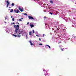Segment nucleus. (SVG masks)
I'll use <instances>...</instances> for the list:
<instances>
[{
    "mask_svg": "<svg viewBox=\"0 0 76 76\" xmlns=\"http://www.w3.org/2000/svg\"><path fill=\"white\" fill-rule=\"evenodd\" d=\"M14 27L15 28V32L16 34L18 33L19 34H22V35H23V31L22 30H20L19 29V26L18 25H17L16 26V25H14Z\"/></svg>",
    "mask_w": 76,
    "mask_h": 76,
    "instance_id": "nucleus-1",
    "label": "nucleus"
},
{
    "mask_svg": "<svg viewBox=\"0 0 76 76\" xmlns=\"http://www.w3.org/2000/svg\"><path fill=\"white\" fill-rule=\"evenodd\" d=\"M28 19H32L33 20H34V19L33 18V17H32L31 16H28Z\"/></svg>",
    "mask_w": 76,
    "mask_h": 76,
    "instance_id": "nucleus-2",
    "label": "nucleus"
},
{
    "mask_svg": "<svg viewBox=\"0 0 76 76\" xmlns=\"http://www.w3.org/2000/svg\"><path fill=\"white\" fill-rule=\"evenodd\" d=\"M14 12L15 13H18V12H19V10L17 9V10H16V9H15Z\"/></svg>",
    "mask_w": 76,
    "mask_h": 76,
    "instance_id": "nucleus-3",
    "label": "nucleus"
},
{
    "mask_svg": "<svg viewBox=\"0 0 76 76\" xmlns=\"http://www.w3.org/2000/svg\"><path fill=\"white\" fill-rule=\"evenodd\" d=\"M5 2H7V5H10V3H9V1H5Z\"/></svg>",
    "mask_w": 76,
    "mask_h": 76,
    "instance_id": "nucleus-4",
    "label": "nucleus"
},
{
    "mask_svg": "<svg viewBox=\"0 0 76 76\" xmlns=\"http://www.w3.org/2000/svg\"><path fill=\"white\" fill-rule=\"evenodd\" d=\"M30 26H31V28H33V27H34V25H31V24L30 25Z\"/></svg>",
    "mask_w": 76,
    "mask_h": 76,
    "instance_id": "nucleus-5",
    "label": "nucleus"
},
{
    "mask_svg": "<svg viewBox=\"0 0 76 76\" xmlns=\"http://www.w3.org/2000/svg\"><path fill=\"white\" fill-rule=\"evenodd\" d=\"M21 36V35H20V34H19V35L18 34L17 35V37H18V38H20V37Z\"/></svg>",
    "mask_w": 76,
    "mask_h": 76,
    "instance_id": "nucleus-6",
    "label": "nucleus"
},
{
    "mask_svg": "<svg viewBox=\"0 0 76 76\" xmlns=\"http://www.w3.org/2000/svg\"><path fill=\"white\" fill-rule=\"evenodd\" d=\"M13 10L12 9L10 10V12H13Z\"/></svg>",
    "mask_w": 76,
    "mask_h": 76,
    "instance_id": "nucleus-7",
    "label": "nucleus"
},
{
    "mask_svg": "<svg viewBox=\"0 0 76 76\" xmlns=\"http://www.w3.org/2000/svg\"><path fill=\"white\" fill-rule=\"evenodd\" d=\"M46 46H47V47H49V48H51V47L50 46H49V45H46Z\"/></svg>",
    "mask_w": 76,
    "mask_h": 76,
    "instance_id": "nucleus-8",
    "label": "nucleus"
},
{
    "mask_svg": "<svg viewBox=\"0 0 76 76\" xmlns=\"http://www.w3.org/2000/svg\"><path fill=\"white\" fill-rule=\"evenodd\" d=\"M50 3H51L52 4H53V1H50Z\"/></svg>",
    "mask_w": 76,
    "mask_h": 76,
    "instance_id": "nucleus-9",
    "label": "nucleus"
},
{
    "mask_svg": "<svg viewBox=\"0 0 76 76\" xmlns=\"http://www.w3.org/2000/svg\"><path fill=\"white\" fill-rule=\"evenodd\" d=\"M20 12H23V9H21L20 10Z\"/></svg>",
    "mask_w": 76,
    "mask_h": 76,
    "instance_id": "nucleus-10",
    "label": "nucleus"
},
{
    "mask_svg": "<svg viewBox=\"0 0 76 76\" xmlns=\"http://www.w3.org/2000/svg\"><path fill=\"white\" fill-rule=\"evenodd\" d=\"M13 36L15 37H17V36L16 35H15L14 34H13Z\"/></svg>",
    "mask_w": 76,
    "mask_h": 76,
    "instance_id": "nucleus-11",
    "label": "nucleus"
},
{
    "mask_svg": "<svg viewBox=\"0 0 76 76\" xmlns=\"http://www.w3.org/2000/svg\"><path fill=\"white\" fill-rule=\"evenodd\" d=\"M14 5H15V4L14 3H12V6H14Z\"/></svg>",
    "mask_w": 76,
    "mask_h": 76,
    "instance_id": "nucleus-12",
    "label": "nucleus"
},
{
    "mask_svg": "<svg viewBox=\"0 0 76 76\" xmlns=\"http://www.w3.org/2000/svg\"><path fill=\"white\" fill-rule=\"evenodd\" d=\"M46 18H47V17H46V16H45L44 17V19L45 20V19H46Z\"/></svg>",
    "mask_w": 76,
    "mask_h": 76,
    "instance_id": "nucleus-13",
    "label": "nucleus"
},
{
    "mask_svg": "<svg viewBox=\"0 0 76 76\" xmlns=\"http://www.w3.org/2000/svg\"><path fill=\"white\" fill-rule=\"evenodd\" d=\"M31 33H32V31H30L29 32V34L30 35H31Z\"/></svg>",
    "mask_w": 76,
    "mask_h": 76,
    "instance_id": "nucleus-14",
    "label": "nucleus"
},
{
    "mask_svg": "<svg viewBox=\"0 0 76 76\" xmlns=\"http://www.w3.org/2000/svg\"><path fill=\"white\" fill-rule=\"evenodd\" d=\"M24 15H25V16H27L28 15V14L26 13H24Z\"/></svg>",
    "mask_w": 76,
    "mask_h": 76,
    "instance_id": "nucleus-15",
    "label": "nucleus"
},
{
    "mask_svg": "<svg viewBox=\"0 0 76 76\" xmlns=\"http://www.w3.org/2000/svg\"><path fill=\"white\" fill-rule=\"evenodd\" d=\"M18 21H22V20L20 19H19Z\"/></svg>",
    "mask_w": 76,
    "mask_h": 76,
    "instance_id": "nucleus-16",
    "label": "nucleus"
},
{
    "mask_svg": "<svg viewBox=\"0 0 76 76\" xmlns=\"http://www.w3.org/2000/svg\"><path fill=\"white\" fill-rule=\"evenodd\" d=\"M49 13H50V15H53V13H52L51 12H50Z\"/></svg>",
    "mask_w": 76,
    "mask_h": 76,
    "instance_id": "nucleus-17",
    "label": "nucleus"
},
{
    "mask_svg": "<svg viewBox=\"0 0 76 76\" xmlns=\"http://www.w3.org/2000/svg\"><path fill=\"white\" fill-rule=\"evenodd\" d=\"M19 10H20L21 9H20V7H19V8H18Z\"/></svg>",
    "mask_w": 76,
    "mask_h": 76,
    "instance_id": "nucleus-18",
    "label": "nucleus"
},
{
    "mask_svg": "<svg viewBox=\"0 0 76 76\" xmlns=\"http://www.w3.org/2000/svg\"><path fill=\"white\" fill-rule=\"evenodd\" d=\"M12 21H15V19L14 18H12Z\"/></svg>",
    "mask_w": 76,
    "mask_h": 76,
    "instance_id": "nucleus-19",
    "label": "nucleus"
},
{
    "mask_svg": "<svg viewBox=\"0 0 76 76\" xmlns=\"http://www.w3.org/2000/svg\"><path fill=\"white\" fill-rule=\"evenodd\" d=\"M29 42L31 44V43H32V41H31V40H30Z\"/></svg>",
    "mask_w": 76,
    "mask_h": 76,
    "instance_id": "nucleus-20",
    "label": "nucleus"
},
{
    "mask_svg": "<svg viewBox=\"0 0 76 76\" xmlns=\"http://www.w3.org/2000/svg\"><path fill=\"white\" fill-rule=\"evenodd\" d=\"M31 45H33V44H32V43H30Z\"/></svg>",
    "mask_w": 76,
    "mask_h": 76,
    "instance_id": "nucleus-21",
    "label": "nucleus"
},
{
    "mask_svg": "<svg viewBox=\"0 0 76 76\" xmlns=\"http://www.w3.org/2000/svg\"><path fill=\"white\" fill-rule=\"evenodd\" d=\"M54 32L55 33H56V30H55L54 31Z\"/></svg>",
    "mask_w": 76,
    "mask_h": 76,
    "instance_id": "nucleus-22",
    "label": "nucleus"
},
{
    "mask_svg": "<svg viewBox=\"0 0 76 76\" xmlns=\"http://www.w3.org/2000/svg\"><path fill=\"white\" fill-rule=\"evenodd\" d=\"M12 25H15V23H12Z\"/></svg>",
    "mask_w": 76,
    "mask_h": 76,
    "instance_id": "nucleus-23",
    "label": "nucleus"
},
{
    "mask_svg": "<svg viewBox=\"0 0 76 76\" xmlns=\"http://www.w3.org/2000/svg\"><path fill=\"white\" fill-rule=\"evenodd\" d=\"M33 34H34V33H35V31H34V30H33Z\"/></svg>",
    "mask_w": 76,
    "mask_h": 76,
    "instance_id": "nucleus-24",
    "label": "nucleus"
},
{
    "mask_svg": "<svg viewBox=\"0 0 76 76\" xmlns=\"http://www.w3.org/2000/svg\"><path fill=\"white\" fill-rule=\"evenodd\" d=\"M9 5H7V7H9Z\"/></svg>",
    "mask_w": 76,
    "mask_h": 76,
    "instance_id": "nucleus-25",
    "label": "nucleus"
},
{
    "mask_svg": "<svg viewBox=\"0 0 76 76\" xmlns=\"http://www.w3.org/2000/svg\"><path fill=\"white\" fill-rule=\"evenodd\" d=\"M61 51H64V50H63V49H61Z\"/></svg>",
    "mask_w": 76,
    "mask_h": 76,
    "instance_id": "nucleus-26",
    "label": "nucleus"
},
{
    "mask_svg": "<svg viewBox=\"0 0 76 76\" xmlns=\"http://www.w3.org/2000/svg\"><path fill=\"white\" fill-rule=\"evenodd\" d=\"M39 45H42V44H39Z\"/></svg>",
    "mask_w": 76,
    "mask_h": 76,
    "instance_id": "nucleus-27",
    "label": "nucleus"
},
{
    "mask_svg": "<svg viewBox=\"0 0 76 76\" xmlns=\"http://www.w3.org/2000/svg\"><path fill=\"white\" fill-rule=\"evenodd\" d=\"M16 24H17V25H18V24H19V23H16Z\"/></svg>",
    "mask_w": 76,
    "mask_h": 76,
    "instance_id": "nucleus-28",
    "label": "nucleus"
},
{
    "mask_svg": "<svg viewBox=\"0 0 76 76\" xmlns=\"http://www.w3.org/2000/svg\"><path fill=\"white\" fill-rule=\"evenodd\" d=\"M43 37H44V36L45 35V34H43Z\"/></svg>",
    "mask_w": 76,
    "mask_h": 76,
    "instance_id": "nucleus-29",
    "label": "nucleus"
},
{
    "mask_svg": "<svg viewBox=\"0 0 76 76\" xmlns=\"http://www.w3.org/2000/svg\"><path fill=\"white\" fill-rule=\"evenodd\" d=\"M61 42H59L58 43L60 44V43H61Z\"/></svg>",
    "mask_w": 76,
    "mask_h": 76,
    "instance_id": "nucleus-30",
    "label": "nucleus"
},
{
    "mask_svg": "<svg viewBox=\"0 0 76 76\" xmlns=\"http://www.w3.org/2000/svg\"><path fill=\"white\" fill-rule=\"evenodd\" d=\"M27 25H29V22L27 23Z\"/></svg>",
    "mask_w": 76,
    "mask_h": 76,
    "instance_id": "nucleus-31",
    "label": "nucleus"
},
{
    "mask_svg": "<svg viewBox=\"0 0 76 76\" xmlns=\"http://www.w3.org/2000/svg\"><path fill=\"white\" fill-rule=\"evenodd\" d=\"M69 39H70V38H69L67 40H69Z\"/></svg>",
    "mask_w": 76,
    "mask_h": 76,
    "instance_id": "nucleus-32",
    "label": "nucleus"
},
{
    "mask_svg": "<svg viewBox=\"0 0 76 76\" xmlns=\"http://www.w3.org/2000/svg\"><path fill=\"white\" fill-rule=\"evenodd\" d=\"M39 41H41V39L40 38H39Z\"/></svg>",
    "mask_w": 76,
    "mask_h": 76,
    "instance_id": "nucleus-33",
    "label": "nucleus"
},
{
    "mask_svg": "<svg viewBox=\"0 0 76 76\" xmlns=\"http://www.w3.org/2000/svg\"><path fill=\"white\" fill-rule=\"evenodd\" d=\"M36 36H37V37H39V36H38V35H36Z\"/></svg>",
    "mask_w": 76,
    "mask_h": 76,
    "instance_id": "nucleus-34",
    "label": "nucleus"
},
{
    "mask_svg": "<svg viewBox=\"0 0 76 76\" xmlns=\"http://www.w3.org/2000/svg\"><path fill=\"white\" fill-rule=\"evenodd\" d=\"M67 38H68V37H66V39H67Z\"/></svg>",
    "mask_w": 76,
    "mask_h": 76,
    "instance_id": "nucleus-35",
    "label": "nucleus"
},
{
    "mask_svg": "<svg viewBox=\"0 0 76 76\" xmlns=\"http://www.w3.org/2000/svg\"><path fill=\"white\" fill-rule=\"evenodd\" d=\"M11 18H12V16H11Z\"/></svg>",
    "mask_w": 76,
    "mask_h": 76,
    "instance_id": "nucleus-36",
    "label": "nucleus"
},
{
    "mask_svg": "<svg viewBox=\"0 0 76 76\" xmlns=\"http://www.w3.org/2000/svg\"><path fill=\"white\" fill-rule=\"evenodd\" d=\"M5 18L6 20V19H7V18H6L5 17Z\"/></svg>",
    "mask_w": 76,
    "mask_h": 76,
    "instance_id": "nucleus-37",
    "label": "nucleus"
},
{
    "mask_svg": "<svg viewBox=\"0 0 76 76\" xmlns=\"http://www.w3.org/2000/svg\"><path fill=\"white\" fill-rule=\"evenodd\" d=\"M9 9H10V8H11V7H9Z\"/></svg>",
    "mask_w": 76,
    "mask_h": 76,
    "instance_id": "nucleus-38",
    "label": "nucleus"
},
{
    "mask_svg": "<svg viewBox=\"0 0 76 76\" xmlns=\"http://www.w3.org/2000/svg\"><path fill=\"white\" fill-rule=\"evenodd\" d=\"M52 29L53 31V30H54V28H52Z\"/></svg>",
    "mask_w": 76,
    "mask_h": 76,
    "instance_id": "nucleus-39",
    "label": "nucleus"
},
{
    "mask_svg": "<svg viewBox=\"0 0 76 76\" xmlns=\"http://www.w3.org/2000/svg\"><path fill=\"white\" fill-rule=\"evenodd\" d=\"M21 19H23V18H21Z\"/></svg>",
    "mask_w": 76,
    "mask_h": 76,
    "instance_id": "nucleus-40",
    "label": "nucleus"
},
{
    "mask_svg": "<svg viewBox=\"0 0 76 76\" xmlns=\"http://www.w3.org/2000/svg\"><path fill=\"white\" fill-rule=\"evenodd\" d=\"M57 30H58L59 29L58 28H57Z\"/></svg>",
    "mask_w": 76,
    "mask_h": 76,
    "instance_id": "nucleus-41",
    "label": "nucleus"
},
{
    "mask_svg": "<svg viewBox=\"0 0 76 76\" xmlns=\"http://www.w3.org/2000/svg\"><path fill=\"white\" fill-rule=\"evenodd\" d=\"M45 76H46L47 75V74H45Z\"/></svg>",
    "mask_w": 76,
    "mask_h": 76,
    "instance_id": "nucleus-42",
    "label": "nucleus"
},
{
    "mask_svg": "<svg viewBox=\"0 0 76 76\" xmlns=\"http://www.w3.org/2000/svg\"><path fill=\"white\" fill-rule=\"evenodd\" d=\"M46 73H47V72H46Z\"/></svg>",
    "mask_w": 76,
    "mask_h": 76,
    "instance_id": "nucleus-43",
    "label": "nucleus"
},
{
    "mask_svg": "<svg viewBox=\"0 0 76 76\" xmlns=\"http://www.w3.org/2000/svg\"><path fill=\"white\" fill-rule=\"evenodd\" d=\"M66 41H67V39H66Z\"/></svg>",
    "mask_w": 76,
    "mask_h": 76,
    "instance_id": "nucleus-44",
    "label": "nucleus"
},
{
    "mask_svg": "<svg viewBox=\"0 0 76 76\" xmlns=\"http://www.w3.org/2000/svg\"><path fill=\"white\" fill-rule=\"evenodd\" d=\"M26 36L27 37V35H26Z\"/></svg>",
    "mask_w": 76,
    "mask_h": 76,
    "instance_id": "nucleus-45",
    "label": "nucleus"
},
{
    "mask_svg": "<svg viewBox=\"0 0 76 76\" xmlns=\"http://www.w3.org/2000/svg\"><path fill=\"white\" fill-rule=\"evenodd\" d=\"M75 4H76V3H75Z\"/></svg>",
    "mask_w": 76,
    "mask_h": 76,
    "instance_id": "nucleus-46",
    "label": "nucleus"
}]
</instances>
